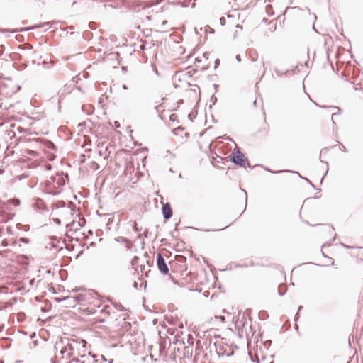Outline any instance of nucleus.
I'll return each mask as SVG.
<instances>
[{"instance_id":"19","label":"nucleus","mask_w":363,"mask_h":363,"mask_svg":"<svg viewBox=\"0 0 363 363\" xmlns=\"http://www.w3.org/2000/svg\"><path fill=\"white\" fill-rule=\"evenodd\" d=\"M123 89H127V87H126V86H125V85H123Z\"/></svg>"},{"instance_id":"3","label":"nucleus","mask_w":363,"mask_h":363,"mask_svg":"<svg viewBox=\"0 0 363 363\" xmlns=\"http://www.w3.org/2000/svg\"><path fill=\"white\" fill-rule=\"evenodd\" d=\"M88 294L84 291L83 293H80L74 296H67L62 298V300H73L74 302L82 303L87 300Z\"/></svg>"},{"instance_id":"6","label":"nucleus","mask_w":363,"mask_h":363,"mask_svg":"<svg viewBox=\"0 0 363 363\" xmlns=\"http://www.w3.org/2000/svg\"><path fill=\"white\" fill-rule=\"evenodd\" d=\"M77 354L79 356H80V358L79 357H74V356L71 358V361L69 363H73V362H75V363H85L86 361L85 360H83L82 359H84V357H86V355L85 354H81V352H82V348H79V350H77Z\"/></svg>"},{"instance_id":"10","label":"nucleus","mask_w":363,"mask_h":363,"mask_svg":"<svg viewBox=\"0 0 363 363\" xmlns=\"http://www.w3.org/2000/svg\"><path fill=\"white\" fill-rule=\"evenodd\" d=\"M49 24L48 22H46V23H44L43 24H40V25H38V26H35L34 28H43L45 27V26H48Z\"/></svg>"},{"instance_id":"14","label":"nucleus","mask_w":363,"mask_h":363,"mask_svg":"<svg viewBox=\"0 0 363 363\" xmlns=\"http://www.w3.org/2000/svg\"><path fill=\"white\" fill-rule=\"evenodd\" d=\"M219 62H220V60H219L218 59H217V60L215 61L216 65L217 64H218V63H219Z\"/></svg>"},{"instance_id":"7","label":"nucleus","mask_w":363,"mask_h":363,"mask_svg":"<svg viewBox=\"0 0 363 363\" xmlns=\"http://www.w3.org/2000/svg\"><path fill=\"white\" fill-rule=\"evenodd\" d=\"M7 204L12 205L14 206H19L21 204V201L18 199L13 198L7 201Z\"/></svg>"},{"instance_id":"1","label":"nucleus","mask_w":363,"mask_h":363,"mask_svg":"<svg viewBox=\"0 0 363 363\" xmlns=\"http://www.w3.org/2000/svg\"><path fill=\"white\" fill-rule=\"evenodd\" d=\"M82 347V352H86V341L84 339H60L55 343V348L59 352L55 357L60 359H69L75 354V351Z\"/></svg>"},{"instance_id":"12","label":"nucleus","mask_w":363,"mask_h":363,"mask_svg":"<svg viewBox=\"0 0 363 363\" xmlns=\"http://www.w3.org/2000/svg\"><path fill=\"white\" fill-rule=\"evenodd\" d=\"M218 318H219L222 322L225 321V317L224 316H218Z\"/></svg>"},{"instance_id":"15","label":"nucleus","mask_w":363,"mask_h":363,"mask_svg":"<svg viewBox=\"0 0 363 363\" xmlns=\"http://www.w3.org/2000/svg\"><path fill=\"white\" fill-rule=\"evenodd\" d=\"M100 312L102 313H104V308L100 309Z\"/></svg>"},{"instance_id":"2","label":"nucleus","mask_w":363,"mask_h":363,"mask_svg":"<svg viewBox=\"0 0 363 363\" xmlns=\"http://www.w3.org/2000/svg\"><path fill=\"white\" fill-rule=\"evenodd\" d=\"M157 264L159 270L163 274H167L169 272V268L161 254H158L157 257Z\"/></svg>"},{"instance_id":"17","label":"nucleus","mask_w":363,"mask_h":363,"mask_svg":"<svg viewBox=\"0 0 363 363\" xmlns=\"http://www.w3.org/2000/svg\"><path fill=\"white\" fill-rule=\"evenodd\" d=\"M266 65H267V62H263V67H265Z\"/></svg>"},{"instance_id":"4","label":"nucleus","mask_w":363,"mask_h":363,"mask_svg":"<svg viewBox=\"0 0 363 363\" xmlns=\"http://www.w3.org/2000/svg\"><path fill=\"white\" fill-rule=\"evenodd\" d=\"M244 155L238 150L236 152L234 153L233 156L231 158V160L235 164H239L240 166H245L244 164Z\"/></svg>"},{"instance_id":"20","label":"nucleus","mask_w":363,"mask_h":363,"mask_svg":"<svg viewBox=\"0 0 363 363\" xmlns=\"http://www.w3.org/2000/svg\"><path fill=\"white\" fill-rule=\"evenodd\" d=\"M95 357H96V356H95V355H91V358H92V359H94Z\"/></svg>"},{"instance_id":"11","label":"nucleus","mask_w":363,"mask_h":363,"mask_svg":"<svg viewBox=\"0 0 363 363\" xmlns=\"http://www.w3.org/2000/svg\"><path fill=\"white\" fill-rule=\"evenodd\" d=\"M8 245L9 244H8V242L6 241V240H4L1 242V246H3V247H6V246H8Z\"/></svg>"},{"instance_id":"8","label":"nucleus","mask_w":363,"mask_h":363,"mask_svg":"<svg viewBox=\"0 0 363 363\" xmlns=\"http://www.w3.org/2000/svg\"><path fill=\"white\" fill-rule=\"evenodd\" d=\"M115 306H116V308L120 311H123L125 310V308L121 303L116 304Z\"/></svg>"},{"instance_id":"21","label":"nucleus","mask_w":363,"mask_h":363,"mask_svg":"<svg viewBox=\"0 0 363 363\" xmlns=\"http://www.w3.org/2000/svg\"><path fill=\"white\" fill-rule=\"evenodd\" d=\"M302 306H299L298 308V311H300L301 309Z\"/></svg>"},{"instance_id":"18","label":"nucleus","mask_w":363,"mask_h":363,"mask_svg":"<svg viewBox=\"0 0 363 363\" xmlns=\"http://www.w3.org/2000/svg\"><path fill=\"white\" fill-rule=\"evenodd\" d=\"M55 221L57 222V223H60V220L57 218L55 219Z\"/></svg>"},{"instance_id":"13","label":"nucleus","mask_w":363,"mask_h":363,"mask_svg":"<svg viewBox=\"0 0 363 363\" xmlns=\"http://www.w3.org/2000/svg\"><path fill=\"white\" fill-rule=\"evenodd\" d=\"M58 95L60 96V98H61V97L63 96V94H62V93H61V91H60L58 92Z\"/></svg>"},{"instance_id":"5","label":"nucleus","mask_w":363,"mask_h":363,"mask_svg":"<svg viewBox=\"0 0 363 363\" xmlns=\"http://www.w3.org/2000/svg\"><path fill=\"white\" fill-rule=\"evenodd\" d=\"M162 214L164 219H169L172 216V211L169 203L164 204L162 206Z\"/></svg>"},{"instance_id":"16","label":"nucleus","mask_w":363,"mask_h":363,"mask_svg":"<svg viewBox=\"0 0 363 363\" xmlns=\"http://www.w3.org/2000/svg\"><path fill=\"white\" fill-rule=\"evenodd\" d=\"M336 115V113H333L332 114V119L333 120V117Z\"/></svg>"},{"instance_id":"9","label":"nucleus","mask_w":363,"mask_h":363,"mask_svg":"<svg viewBox=\"0 0 363 363\" xmlns=\"http://www.w3.org/2000/svg\"><path fill=\"white\" fill-rule=\"evenodd\" d=\"M57 301H63L62 299H57ZM65 301H67V303L69 304V305H74L77 303V302H74L73 300H65Z\"/></svg>"}]
</instances>
